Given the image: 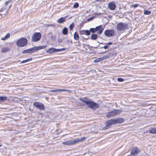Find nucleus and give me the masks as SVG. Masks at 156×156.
Returning <instances> with one entry per match:
<instances>
[{"instance_id":"nucleus-40","label":"nucleus","mask_w":156,"mask_h":156,"mask_svg":"<svg viewBox=\"0 0 156 156\" xmlns=\"http://www.w3.org/2000/svg\"><path fill=\"white\" fill-rule=\"evenodd\" d=\"M60 49L61 50V51H63V50H65L66 49L64 48H62V49Z\"/></svg>"},{"instance_id":"nucleus-16","label":"nucleus","mask_w":156,"mask_h":156,"mask_svg":"<svg viewBox=\"0 0 156 156\" xmlns=\"http://www.w3.org/2000/svg\"><path fill=\"white\" fill-rule=\"evenodd\" d=\"M108 58V57L107 56H105L97 58V59H95L94 60V62L95 63L99 62L104 59H106Z\"/></svg>"},{"instance_id":"nucleus-21","label":"nucleus","mask_w":156,"mask_h":156,"mask_svg":"<svg viewBox=\"0 0 156 156\" xmlns=\"http://www.w3.org/2000/svg\"><path fill=\"white\" fill-rule=\"evenodd\" d=\"M54 48H50L46 51V52L47 53L51 54L55 53V50H54Z\"/></svg>"},{"instance_id":"nucleus-6","label":"nucleus","mask_w":156,"mask_h":156,"mask_svg":"<svg viewBox=\"0 0 156 156\" xmlns=\"http://www.w3.org/2000/svg\"><path fill=\"white\" fill-rule=\"evenodd\" d=\"M122 111L120 110L115 109L112 111L108 112L107 115L106 116L108 118L115 116L118 115Z\"/></svg>"},{"instance_id":"nucleus-29","label":"nucleus","mask_w":156,"mask_h":156,"mask_svg":"<svg viewBox=\"0 0 156 156\" xmlns=\"http://www.w3.org/2000/svg\"><path fill=\"white\" fill-rule=\"evenodd\" d=\"M22 53L23 54L29 53V49H27L25 50H23L22 51Z\"/></svg>"},{"instance_id":"nucleus-44","label":"nucleus","mask_w":156,"mask_h":156,"mask_svg":"<svg viewBox=\"0 0 156 156\" xmlns=\"http://www.w3.org/2000/svg\"><path fill=\"white\" fill-rule=\"evenodd\" d=\"M106 52V51H105V52H103L102 53H105Z\"/></svg>"},{"instance_id":"nucleus-43","label":"nucleus","mask_w":156,"mask_h":156,"mask_svg":"<svg viewBox=\"0 0 156 156\" xmlns=\"http://www.w3.org/2000/svg\"><path fill=\"white\" fill-rule=\"evenodd\" d=\"M2 16L1 15H0V18H1Z\"/></svg>"},{"instance_id":"nucleus-42","label":"nucleus","mask_w":156,"mask_h":156,"mask_svg":"<svg viewBox=\"0 0 156 156\" xmlns=\"http://www.w3.org/2000/svg\"><path fill=\"white\" fill-rule=\"evenodd\" d=\"M66 91H67L69 92H71V90H66Z\"/></svg>"},{"instance_id":"nucleus-24","label":"nucleus","mask_w":156,"mask_h":156,"mask_svg":"<svg viewBox=\"0 0 156 156\" xmlns=\"http://www.w3.org/2000/svg\"><path fill=\"white\" fill-rule=\"evenodd\" d=\"M68 29L66 27L63 28L62 31V34L64 35H66L68 33Z\"/></svg>"},{"instance_id":"nucleus-10","label":"nucleus","mask_w":156,"mask_h":156,"mask_svg":"<svg viewBox=\"0 0 156 156\" xmlns=\"http://www.w3.org/2000/svg\"><path fill=\"white\" fill-rule=\"evenodd\" d=\"M46 47L47 45L40 46L38 47H34L30 48L29 49V53H33L40 49L45 48Z\"/></svg>"},{"instance_id":"nucleus-37","label":"nucleus","mask_w":156,"mask_h":156,"mask_svg":"<svg viewBox=\"0 0 156 156\" xmlns=\"http://www.w3.org/2000/svg\"><path fill=\"white\" fill-rule=\"evenodd\" d=\"M112 43L111 42H108V43L106 44L107 45H108V46L109 45H112Z\"/></svg>"},{"instance_id":"nucleus-38","label":"nucleus","mask_w":156,"mask_h":156,"mask_svg":"<svg viewBox=\"0 0 156 156\" xmlns=\"http://www.w3.org/2000/svg\"><path fill=\"white\" fill-rule=\"evenodd\" d=\"M138 5L137 4H135L133 5H132V6L133 7H134L135 8L137 7L138 6Z\"/></svg>"},{"instance_id":"nucleus-46","label":"nucleus","mask_w":156,"mask_h":156,"mask_svg":"<svg viewBox=\"0 0 156 156\" xmlns=\"http://www.w3.org/2000/svg\"><path fill=\"white\" fill-rule=\"evenodd\" d=\"M103 44V43H100V44Z\"/></svg>"},{"instance_id":"nucleus-32","label":"nucleus","mask_w":156,"mask_h":156,"mask_svg":"<svg viewBox=\"0 0 156 156\" xmlns=\"http://www.w3.org/2000/svg\"><path fill=\"white\" fill-rule=\"evenodd\" d=\"M117 80L119 82H122L124 80V79L122 78H118Z\"/></svg>"},{"instance_id":"nucleus-17","label":"nucleus","mask_w":156,"mask_h":156,"mask_svg":"<svg viewBox=\"0 0 156 156\" xmlns=\"http://www.w3.org/2000/svg\"><path fill=\"white\" fill-rule=\"evenodd\" d=\"M80 34L81 35L85 34L89 36L90 34V31L89 30H82L80 31Z\"/></svg>"},{"instance_id":"nucleus-4","label":"nucleus","mask_w":156,"mask_h":156,"mask_svg":"<svg viewBox=\"0 0 156 156\" xmlns=\"http://www.w3.org/2000/svg\"><path fill=\"white\" fill-rule=\"evenodd\" d=\"M104 30V28L102 27V25H100L97 26L95 28H91L89 31L92 33H94L97 32V34H101L102 33Z\"/></svg>"},{"instance_id":"nucleus-28","label":"nucleus","mask_w":156,"mask_h":156,"mask_svg":"<svg viewBox=\"0 0 156 156\" xmlns=\"http://www.w3.org/2000/svg\"><path fill=\"white\" fill-rule=\"evenodd\" d=\"M32 60V58H29V59H26L25 60H23V61H22L21 62V63H25V62H27L29 61H30L31 60Z\"/></svg>"},{"instance_id":"nucleus-20","label":"nucleus","mask_w":156,"mask_h":156,"mask_svg":"<svg viewBox=\"0 0 156 156\" xmlns=\"http://www.w3.org/2000/svg\"><path fill=\"white\" fill-rule=\"evenodd\" d=\"M98 36L97 34H93L91 36V39L92 40H96L98 38Z\"/></svg>"},{"instance_id":"nucleus-26","label":"nucleus","mask_w":156,"mask_h":156,"mask_svg":"<svg viewBox=\"0 0 156 156\" xmlns=\"http://www.w3.org/2000/svg\"><path fill=\"white\" fill-rule=\"evenodd\" d=\"M149 132L152 134H156V128H154L151 129Z\"/></svg>"},{"instance_id":"nucleus-45","label":"nucleus","mask_w":156,"mask_h":156,"mask_svg":"<svg viewBox=\"0 0 156 156\" xmlns=\"http://www.w3.org/2000/svg\"><path fill=\"white\" fill-rule=\"evenodd\" d=\"M87 46H88V47H90V46L89 45H87Z\"/></svg>"},{"instance_id":"nucleus-2","label":"nucleus","mask_w":156,"mask_h":156,"mask_svg":"<svg viewBox=\"0 0 156 156\" xmlns=\"http://www.w3.org/2000/svg\"><path fill=\"white\" fill-rule=\"evenodd\" d=\"M86 139L85 137H83L82 138H79L74 140H71L62 142V144L63 145L69 146L73 145L77 143L84 140Z\"/></svg>"},{"instance_id":"nucleus-25","label":"nucleus","mask_w":156,"mask_h":156,"mask_svg":"<svg viewBox=\"0 0 156 156\" xmlns=\"http://www.w3.org/2000/svg\"><path fill=\"white\" fill-rule=\"evenodd\" d=\"M7 99L6 97L0 96V102L6 101Z\"/></svg>"},{"instance_id":"nucleus-27","label":"nucleus","mask_w":156,"mask_h":156,"mask_svg":"<svg viewBox=\"0 0 156 156\" xmlns=\"http://www.w3.org/2000/svg\"><path fill=\"white\" fill-rule=\"evenodd\" d=\"M151 13V12L147 10H144V14L145 15H149Z\"/></svg>"},{"instance_id":"nucleus-33","label":"nucleus","mask_w":156,"mask_h":156,"mask_svg":"<svg viewBox=\"0 0 156 156\" xmlns=\"http://www.w3.org/2000/svg\"><path fill=\"white\" fill-rule=\"evenodd\" d=\"M94 18H95L94 16H92V17H90V18H89V19H88L87 20V21H91Z\"/></svg>"},{"instance_id":"nucleus-3","label":"nucleus","mask_w":156,"mask_h":156,"mask_svg":"<svg viewBox=\"0 0 156 156\" xmlns=\"http://www.w3.org/2000/svg\"><path fill=\"white\" fill-rule=\"evenodd\" d=\"M128 25L126 23L120 22L117 24L116 29L119 31H124L126 29H128Z\"/></svg>"},{"instance_id":"nucleus-23","label":"nucleus","mask_w":156,"mask_h":156,"mask_svg":"<svg viewBox=\"0 0 156 156\" xmlns=\"http://www.w3.org/2000/svg\"><path fill=\"white\" fill-rule=\"evenodd\" d=\"M10 37V34L9 33L7 34L3 38H1V40L3 41H5L6 40L8 39Z\"/></svg>"},{"instance_id":"nucleus-8","label":"nucleus","mask_w":156,"mask_h":156,"mask_svg":"<svg viewBox=\"0 0 156 156\" xmlns=\"http://www.w3.org/2000/svg\"><path fill=\"white\" fill-rule=\"evenodd\" d=\"M87 106L92 109H95L100 107L99 104L92 101L91 100H90Z\"/></svg>"},{"instance_id":"nucleus-36","label":"nucleus","mask_w":156,"mask_h":156,"mask_svg":"<svg viewBox=\"0 0 156 156\" xmlns=\"http://www.w3.org/2000/svg\"><path fill=\"white\" fill-rule=\"evenodd\" d=\"M58 91H66V90L64 89H58Z\"/></svg>"},{"instance_id":"nucleus-31","label":"nucleus","mask_w":156,"mask_h":156,"mask_svg":"<svg viewBox=\"0 0 156 156\" xmlns=\"http://www.w3.org/2000/svg\"><path fill=\"white\" fill-rule=\"evenodd\" d=\"M79 7V4L77 3H75L73 5V7L75 8H76Z\"/></svg>"},{"instance_id":"nucleus-34","label":"nucleus","mask_w":156,"mask_h":156,"mask_svg":"<svg viewBox=\"0 0 156 156\" xmlns=\"http://www.w3.org/2000/svg\"><path fill=\"white\" fill-rule=\"evenodd\" d=\"M55 50V52H58L61 51V50L60 49H56L54 48V49Z\"/></svg>"},{"instance_id":"nucleus-35","label":"nucleus","mask_w":156,"mask_h":156,"mask_svg":"<svg viewBox=\"0 0 156 156\" xmlns=\"http://www.w3.org/2000/svg\"><path fill=\"white\" fill-rule=\"evenodd\" d=\"M108 45H106V46H104L103 47H100V48H104L105 49H107L108 48Z\"/></svg>"},{"instance_id":"nucleus-47","label":"nucleus","mask_w":156,"mask_h":156,"mask_svg":"<svg viewBox=\"0 0 156 156\" xmlns=\"http://www.w3.org/2000/svg\"><path fill=\"white\" fill-rule=\"evenodd\" d=\"M2 146V145L0 144V147H1Z\"/></svg>"},{"instance_id":"nucleus-7","label":"nucleus","mask_w":156,"mask_h":156,"mask_svg":"<svg viewBox=\"0 0 156 156\" xmlns=\"http://www.w3.org/2000/svg\"><path fill=\"white\" fill-rule=\"evenodd\" d=\"M104 34L107 37H111L115 36L116 33L115 30L113 29L107 30L105 31Z\"/></svg>"},{"instance_id":"nucleus-15","label":"nucleus","mask_w":156,"mask_h":156,"mask_svg":"<svg viewBox=\"0 0 156 156\" xmlns=\"http://www.w3.org/2000/svg\"><path fill=\"white\" fill-rule=\"evenodd\" d=\"M79 100L85 103L86 104V105H87H87H88L90 100H91L89 98H85V97L80 98H79Z\"/></svg>"},{"instance_id":"nucleus-9","label":"nucleus","mask_w":156,"mask_h":156,"mask_svg":"<svg viewBox=\"0 0 156 156\" xmlns=\"http://www.w3.org/2000/svg\"><path fill=\"white\" fill-rule=\"evenodd\" d=\"M41 34L40 32H35L32 36V41L36 42L39 41L41 37Z\"/></svg>"},{"instance_id":"nucleus-41","label":"nucleus","mask_w":156,"mask_h":156,"mask_svg":"<svg viewBox=\"0 0 156 156\" xmlns=\"http://www.w3.org/2000/svg\"><path fill=\"white\" fill-rule=\"evenodd\" d=\"M90 48H97V47H94L92 46H90Z\"/></svg>"},{"instance_id":"nucleus-30","label":"nucleus","mask_w":156,"mask_h":156,"mask_svg":"<svg viewBox=\"0 0 156 156\" xmlns=\"http://www.w3.org/2000/svg\"><path fill=\"white\" fill-rule=\"evenodd\" d=\"M74 27V24L73 23L72 24H71L70 25L69 28H70V29L71 30H72L73 29V28Z\"/></svg>"},{"instance_id":"nucleus-19","label":"nucleus","mask_w":156,"mask_h":156,"mask_svg":"<svg viewBox=\"0 0 156 156\" xmlns=\"http://www.w3.org/2000/svg\"><path fill=\"white\" fill-rule=\"evenodd\" d=\"M65 18L66 17H61L58 20L57 22L59 23H62L66 21Z\"/></svg>"},{"instance_id":"nucleus-39","label":"nucleus","mask_w":156,"mask_h":156,"mask_svg":"<svg viewBox=\"0 0 156 156\" xmlns=\"http://www.w3.org/2000/svg\"><path fill=\"white\" fill-rule=\"evenodd\" d=\"M51 92H55L56 91H58V89L57 90H51Z\"/></svg>"},{"instance_id":"nucleus-11","label":"nucleus","mask_w":156,"mask_h":156,"mask_svg":"<svg viewBox=\"0 0 156 156\" xmlns=\"http://www.w3.org/2000/svg\"><path fill=\"white\" fill-rule=\"evenodd\" d=\"M11 0H9L8 1L6 2L5 3V7L1 8L0 10V12H2L4 10H5L7 9V11L6 12V13H7L8 11L10 9L12 5L11 4L10 5H9L7 7V5L9 3L11 2Z\"/></svg>"},{"instance_id":"nucleus-13","label":"nucleus","mask_w":156,"mask_h":156,"mask_svg":"<svg viewBox=\"0 0 156 156\" xmlns=\"http://www.w3.org/2000/svg\"><path fill=\"white\" fill-rule=\"evenodd\" d=\"M140 152V150L137 147H135L132 149L131 154L132 155L138 154Z\"/></svg>"},{"instance_id":"nucleus-1","label":"nucleus","mask_w":156,"mask_h":156,"mask_svg":"<svg viewBox=\"0 0 156 156\" xmlns=\"http://www.w3.org/2000/svg\"><path fill=\"white\" fill-rule=\"evenodd\" d=\"M124 121V119L122 118H117L115 119H112L106 121L105 123L106 126L107 127L109 125H112L117 124H119L123 122Z\"/></svg>"},{"instance_id":"nucleus-48","label":"nucleus","mask_w":156,"mask_h":156,"mask_svg":"<svg viewBox=\"0 0 156 156\" xmlns=\"http://www.w3.org/2000/svg\"><path fill=\"white\" fill-rule=\"evenodd\" d=\"M50 34V33H49V34Z\"/></svg>"},{"instance_id":"nucleus-12","label":"nucleus","mask_w":156,"mask_h":156,"mask_svg":"<svg viewBox=\"0 0 156 156\" xmlns=\"http://www.w3.org/2000/svg\"><path fill=\"white\" fill-rule=\"evenodd\" d=\"M33 105L40 110H44L45 109L44 105L39 102H35L33 103Z\"/></svg>"},{"instance_id":"nucleus-18","label":"nucleus","mask_w":156,"mask_h":156,"mask_svg":"<svg viewBox=\"0 0 156 156\" xmlns=\"http://www.w3.org/2000/svg\"><path fill=\"white\" fill-rule=\"evenodd\" d=\"M10 48L9 47H4L1 50V52L2 53H5L10 51Z\"/></svg>"},{"instance_id":"nucleus-5","label":"nucleus","mask_w":156,"mask_h":156,"mask_svg":"<svg viewBox=\"0 0 156 156\" xmlns=\"http://www.w3.org/2000/svg\"><path fill=\"white\" fill-rule=\"evenodd\" d=\"M28 41L25 38H21L18 40L16 42V44L19 47H23L26 46L27 44Z\"/></svg>"},{"instance_id":"nucleus-22","label":"nucleus","mask_w":156,"mask_h":156,"mask_svg":"<svg viewBox=\"0 0 156 156\" xmlns=\"http://www.w3.org/2000/svg\"><path fill=\"white\" fill-rule=\"evenodd\" d=\"M74 38L75 40H78L79 39V37L78 33L75 32L74 34Z\"/></svg>"},{"instance_id":"nucleus-14","label":"nucleus","mask_w":156,"mask_h":156,"mask_svg":"<svg viewBox=\"0 0 156 156\" xmlns=\"http://www.w3.org/2000/svg\"><path fill=\"white\" fill-rule=\"evenodd\" d=\"M108 8L111 10H115L116 8V5L115 2H110L108 4Z\"/></svg>"}]
</instances>
